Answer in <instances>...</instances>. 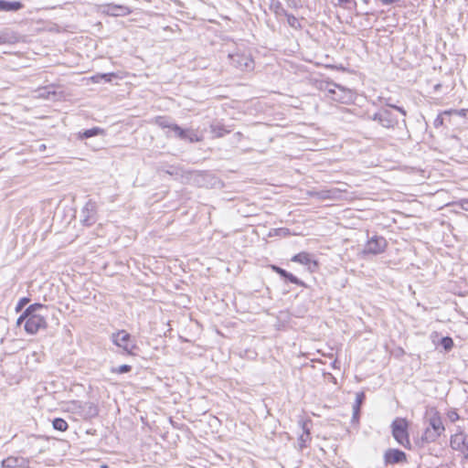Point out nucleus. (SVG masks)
<instances>
[{
    "label": "nucleus",
    "mask_w": 468,
    "mask_h": 468,
    "mask_svg": "<svg viewBox=\"0 0 468 468\" xmlns=\"http://www.w3.org/2000/svg\"><path fill=\"white\" fill-rule=\"evenodd\" d=\"M445 427L441 417L438 411H435L429 419V425L421 435L422 443H431L436 441L444 432Z\"/></svg>",
    "instance_id": "obj_1"
},
{
    "label": "nucleus",
    "mask_w": 468,
    "mask_h": 468,
    "mask_svg": "<svg viewBox=\"0 0 468 468\" xmlns=\"http://www.w3.org/2000/svg\"><path fill=\"white\" fill-rule=\"evenodd\" d=\"M112 343L122 348L123 353L129 356H136L138 346L135 339L125 330H120L112 335Z\"/></svg>",
    "instance_id": "obj_2"
},
{
    "label": "nucleus",
    "mask_w": 468,
    "mask_h": 468,
    "mask_svg": "<svg viewBox=\"0 0 468 468\" xmlns=\"http://www.w3.org/2000/svg\"><path fill=\"white\" fill-rule=\"evenodd\" d=\"M369 119L378 122L379 125L387 129H394L399 125V119L396 114L388 108H381Z\"/></svg>",
    "instance_id": "obj_3"
},
{
    "label": "nucleus",
    "mask_w": 468,
    "mask_h": 468,
    "mask_svg": "<svg viewBox=\"0 0 468 468\" xmlns=\"http://www.w3.org/2000/svg\"><path fill=\"white\" fill-rule=\"evenodd\" d=\"M229 60L231 66L240 71H251L254 69V60L250 55L244 53H229Z\"/></svg>",
    "instance_id": "obj_4"
},
{
    "label": "nucleus",
    "mask_w": 468,
    "mask_h": 468,
    "mask_svg": "<svg viewBox=\"0 0 468 468\" xmlns=\"http://www.w3.org/2000/svg\"><path fill=\"white\" fill-rule=\"evenodd\" d=\"M450 447L452 451L465 454L468 452V435L461 426L456 427V431L450 437Z\"/></svg>",
    "instance_id": "obj_5"
},
{
    "label": "nucleus",
    "mask_w": 468,
    "mask_h": 468,
    "mask_svg": "<svg viewBox=\"0 0 468 468\" xmlns=\"http://www.w3.org/2000/svg\"><path fill=\"white\" fill-rule=\"evenodd\" d=\"M391 428L394 439L404 447L410 446L407 420L405 419H397L392 422Z\"/></svg>",
    "instance_id": "obj_6"
},
{
    "label": "nucleus",
    "mask_w": 468,
    "mask_h": 468,
    "mask_svg": "<svg viewBox=\"0 0 468 468\" xmlns=\"http://www.w3.org/2000/svg\"><path fill=\"white\" fill-rule=\"evenodd\" d=\"M82 225L90 227L97 221V204L95 201L89 199L81 210Z\"/></svg>",
    "instance_id": "obj_7"
},
{
    "label": "nucleus",
    "mask_w": 468,
    "mask_h": 468,
    "mask_svg": "<svg viewBox=\"0 0 468 468\" xmlns=\"http://www.w3.org/2000/svg\"><path fill=\"white\" fill-rule=\"evenodd\" d=\"M387 247V240L381 236H373L366 243L363 253L377 255L382 253Z\"/></svg>",
    "instance_id": "obj_8"
},
{
    "label": "nucleus",
    "mask_w": 468,
    "mask_h": 468,
    "mask_svg": "<svg viewBox=\"0 0 468 468\" xmlns=\"http://www.w3.org/2000/svg\"><path fill=\"white\" fill-rule=\"evenodd\" d=\"M25 330L30 335H35L40 329L47 327V321L42 314L31 315V317L25 319Z\"/></svg>",
    "instance_id": "obj_9"
},
{
    "label": "nucleus",
    "mask_w": 468,
    "mask_h": 468,
    "mask_svg": "<svg viewBox=\"0 0 468 468\" xmlns=\"http://www.w3.org/2000/svg\"><path fill=\"white\" fill-rule=\"evenodd\" d=\"M170 133H173V136L183 141H187L189 143H197L201 141V138L195 132L189 129H183L176 123L172 126Z\"/></svg>",
    "instance_id": "obj_10"
},
{
    "label": "nucleus",
    "mask_w": 468,
    "mask_h": 468,
    "mask_svg": "<svg viewBox=\"0 0 468 468\" xmlns=\"http://www.w3.org/2000/svg\"><path fill=\"white\" fill-rule=\"evenodd\" d=\"M383 459L386 465L402 463L407 462V454L399 449L389 448L385 452Z\"/></svg>",
    "instance_id": "obj_11"
},
{
    "label": "nucleus",
    "mask_w": 468,
    "mask_h": 468,
    "mask_svg": "<svg viewBox=\"0 0 468 468\" xmlns=\"http://www.w3.org/2000/svg\"><path fill=\"white\" fill-rule=\"evenodd\" d=\"M30 460L23 456H8L1 463L2 468H30Z\"/></svg>",
    "instance_id": "obj_12"
},
{
    "label": "nucleus",
    "mask_w": 468,
    "mask_h": 468,
    "mask_svg": "<svg viewBox=\"0 0 468 468\" xmlns=\"http://www.w3.org/2000/svg\"><path fill=\"white\" fill-rule=\"evenodd\" d=\"M271 269L273 271H275L277 274H279L285 281H288L296 285L305 286V284L303 281L299 280L296 276H294L292 273L287 271L286 270H284L277 265H271Z\"/></svg>",
    "instance_id": "obj_13"
},
{
    "label": "nucleus",
    "mask_w": 468,
    "mask_h": 468,
    "mask_svg": "<svg viewBox=\"0 0 468 468\" xmlns=\"http://www.w3.org/2000/svg\"><path fill=\"white\" fill-rule=\"evenodd\" d=\"M340 193V190L337 188H331V189H323L319 191H312L310 192V196L313 197H316L321 200L324 199H335L338 197Z\"/></svg>",
    "instance_id": "obj_14"
},
{
    "label": "nucleus",
    "mask_w": 468,
    "mask_h": 468,
    "mask_svg": "<svg viewBox=\"0 0 468 468\" xmlns=\"http://www.w3.org/2000/svg\"><path fill=\"white\" fill-rule=\"evenodd\" d=\"M44 309L46 310L47 306L42 303H33V304L29 305L17 319V324H20L25 319L31 317V315L41 314L39 313V311L44 310Z\"/></svg>",
    "instance_id": "obj_15"
},
{
    "label": "nucleus",
    "mask_w": 468,
    "mask_h": 468,
    "mask_svg": "<svg viewBox=\"0 0 468 468\" xmlns=\"http://www.w3.org/2000/svg\"><path fill=\"white\" fill-rule=\"evenodd\" d=\"M292 261L298 262L303 265H308L309 269L316 268L318 263L316 261L312 260L311 255L307 252H300L292 258Z\"/></svg>",
    "instance_id": "obj_16"
},
{
    "label": "nucleus",
    "mask_w": 468,
    "mask_h": 468,
    "mask_svg": "<svg viewBox=\"0 0 468 468\" xmlns=\"http://www.w3.org/2000/svg\"><path fill=\"white\" fill-rule=\"evenodd\" d=\"M335 89H330L329 92L332 93L333 99L335 101H339L341 102H345L346 100L350 99V91L345 90L343 87L335 84Z\"/></svg>",
    "instance_id": "obj_17"
},
{
    "label": "nucleus",
    "mask_w": 468,
    "mask_h": 468,
    "mask_svg": "<svg viewBox=\"0 0 468 468\" xmlns=\"http://www.w3.org/2000/svg\"><path fill=\"white\" fill-rule=\"evenodd\" d=\"M24 5L20 1L0 0V11L16 12L22 9Z\"/></svg>",
    "instance_id": "obj_18"
},
{
    "label": "nucleus",
    "mask_w": 468,
    "mask_h": 468,
    "mask_svg": "<svg viewBox=\"0 0 468 468\" xmlns=\"http://www.w3.org/2000/svg\"><path fill=\"white\" fill-rule=\"evenodd\" d=\"M210 133L214 138H220L230 133L220 122H214L210 124Z\"/></svg>",
    "instance_id": "obj_19"
},
{
    "label": "nucleus",
    "mask_w": 468,
    "mask_h": 468,
    "mask_svg": "<svg viewBox=\"0 0 468 468\" xmlns=\"http://www.w3.org/2000/svg\"><path fill=\"white\" fill-rule=\"evenodd\" d=\"M17 41L16 35L11 30L5 28L0 31V45L14 44Z\"/></svg>",
    "instance_id": "obj_20"
},
{
    "label": "nucleus",
    "mask_w": 468,
    "mask_h": 468,
    "mask_svg": "<svg viewBox=\"0 0 468 468\" xmlns=\"http://www.w3.org/2000/svg\"><path fill=\"white\" fill-rule=\"evenodd\" d=\"M154 123L162 129H169V132L166 133V136L171 137L170 132L172 130V126L175 125V122H172L167 117L158 116L155 118Z\"/></svg>",
    "instance_id": "obj_21"
},
{
    "label": "nucleus",
    "mask_w": 468,
    "mask_h": 468,
    "mask_svg": "<svg viewBox=\"0 0 468 468\" xmlns=\"http://www.w3.org/2000/svg\"><path fill=\"white\" fill-rule=\"evenodd\" d=\"M303 434H301L300 437L298 438V444L300 450L305 448L306 442L311 440L310 431L306 426V423H303Z\"/></svg>",
    "instance_id": "obj_22"
},
{
    "label": "nucleus",
    "mask_w": 468,
    "mask_h": 468,
    "mask_svg": "<svg viewBox=\"0 0 468 468\" xmlns=\"http://www.w3.org/2000/svg\"><path fill=\"white\" fill-rule=\"evenodd\" d=\"M101 133H103V130L101 128L93 127L91 129H88V130L83 131L82 133H79V138L86 139V138H90V137H93V136H97V135L101 134Z\"/></svg>",
    "instance_id": "obj_23"
},
{
    "label": "nucleus",
    "mask_w": 468,
    "mask_h": 468,
    "mask_svg": "<svg viewBox=\"0 0 468 468\" xmlns=\"http://www.w3.org/2000/svg\"><path fill=\"white\" fill-rule=\"evenodd\" d=\"M127 8L122 5H109L107 13L112 16H121L126 14Z\"/></svg>",
    "instance_id": "obj_24"
},
{
    "label": "nucleus",
    "mask_w": 468,
    "mask_h": 468,
    "mask_svg": "<svg viewBox=\"0 0 468 468\" xmlns=\"http://www.w3.org/2000/svg\"><path fill=\"white\" fill-rule=\"evenodd\" d=\"M52 426L55 430L58 431H65L69 428L67 421L62 418L54 419L52 421Z\"/></svg>",
    "instance_id": "obj_25"
},
{
    "label": "nucleus",
    "mask_w": 468,
    "mask_h": 468,
    "mask_svg": "<svg viewBox=\"0 0 468 468\" xmlns=\"http://www.w3.org/2000/svg\"><path fill=\"white\" fill-rule=\"evenodd\" d=\"M114 77H115L114 73L97 74V75L91 77V80L96 83H99L101 80H103L105 82H110V81H112V78H114Z\"/></svg>",
    "instance_id": "obj_26"
},
{
    "label": "nucleus",
    "mask_w": 468,
    "mask_h": 468,
    "mask_svg": "<svg viewBox=\"0 0 468 468\" xmlns=\"http://www.w3.org/2000/svg\"><path fill=\"white\" fill-rule=\"evenodd\" d=\"M285 16L287 18V23L289 24V26L291 27H292L294 29L302 28V25L300 24L299 20L292 14L288 13Z\"/></svg>",
    "instance_id": "obj_27"
},
{
    "label": "nucleus",
    "mask_w": 468,
    "mask_h": 468,
    "mask_svg": "<svg viewBox=\"0 0 468 468\" xmlns=\"http://www.w3.org/2000/svg\"><path fill=\"white\" fill-rule=\"evenodd\" d=\"M441 346L445 351H450L453 346V340L450 336H444L441 339Z\"/></svg>",
    "instance_id": "obj_28"
},
{
    "label": "nucleus",
    "mask_w": 468,
    "mask_h": 468,
    "mask_svg": "<svg viewBox=\"0 0 468 468\" xmlns=\"http://www.w3.org/2000/svg\"><path fill=\"white\" fill-rule=\"evenodd\" d=\"M132 370V367L129 365H122L116 367H112L111 372L114 374H124Z\"/></svg>",
    "instance_id": "obj_29"
},
{
    "label": "nucleus",
    "mask_w": 468,
    "mask_h": 468,
    "mask_svg": "<svg viewBox=\"0 0 468 468\" xmlns=\"http://www.w3.org/2000/svg\"><path fill=\"white\" fill-rule=\"evenodd\" d=\"M389 100L390 99H385V105L387 106V108L389 110L394 109V110L398 111L399 112H400L402 114V116L405 117L407 115L406 110L402 107L392 104L391 101H389Z\"/></svg>",
    "instance_id": "obj_30"
},
{
    "label": "nucleus",
    "mask_w": 468,
    "mask_h": 468,
    "mask_svg": "<svg viewBox=\"0 0 468 468\" xmlns=\"http://www.w3.org/2000/svg\"><path fill=\"white\" fill-rule=\"evenodd\" d=\"M366 399V395L363 391H360V392H357L356 394V401H355V404L353 405V407H356V409H360L361 408V405L364 403Z\"/></svg>",
    "instance_id": "obj_31"
},
{
    "label": "nucleus",
    "mask_w": 468,
    "mask_h": 468,
    "mask_svg": "<svg viewBox=\"0 0 468 468\" xmlns=\"http://www.w3.org/2000/svg\"><path fill=\"white\" fill-rule=\"evenodd\" d=\"M276 15L286 16L288 12L283 8L280 2H276L271 5Z\"/></svg>",
    "instance_id": "obj_32"
},
{
    "label": "nucleus",
    "mask_w": 468,
    "mask_h": 468,
    "mask_svg": "<svg viewBox=\"0 0 468 468\" xmlns=\"http://www.w3.org/2000/svg\"><path fill=\"white\" fill-rule=\"evenodd\" d=\"M448 418L452 422H455L460 419V416L456 411L451 410L448 413Z\"/></svg>",
    "instance_id": "obj_33"
},
{
    "label": "nucleus",
    "mask_w": 468,
    "mask_h": 468,
    "mask_svg": "<svg viewBox=\"0 0 468 468\" xmlns=\"http://www.w3.org/2000/svg\"><path fill=\"white\" fill-rule=\"evenodd\" d=\"M359 415H360V409L357 408V410H356V407H353L352 421L357 422L359 420Z\"/></svg>",
    "instance_id": "obj_34"
},
{
    "label": "nucleus",
    "mask_w": 468,
    "mask_h": 468,
    "mask_svg": "<svg viewBox=\"0 0 468 468\" xmlns=\"http://www.w3.org/2000/svg\"><path fill=\"white\" fill-rule=\"evenodd\" d=\"M459 206L462 209L468 211V198H463L459 201Z\"/></svg>",
    "instance_id": "obj_35"
},
{
    "label": "nucleus",
    "mask_w": 468,
    "mask_h": 468,
    "mask_svg": "<svg viewBox=\"0 0 468 468\" xmlns=\"http://www.w3.org/2000/svg\"><path fill=\"white\" fill-rule=\"evenodd\" d=\"M39 438H40L39 436H37V435H34V434H31V435L27 436V444L31 445L34 441H37Z\"/></svg>",
    "instance_id": "obj_36"
},
{
    "label": "nucleus",
    "mask_w": 468,
    "mask_h": 468,
    "mask_svg": "<svg viewBox=\"0 0 468 468\" xmlns=\"http://www.w3.org/2000/svg\"><path fill=\"white\" fill-rule=\"evenodd\" d=\"M457 113L460 116H463L464 118H468V109H462V110L458 111Z\"/></svg>",
    "instance_id": "obj_37"
},
{
    "label": "nucleus",
    "mask_w": 468,
    "mask_h": 468,
    "mask_svg": "<svg viewBox=\"0 0 468 468\" xmlns=\"http://www.w3.org/2000/svg\"><path fill=\"white\" fill-rule=\"evenodd\" d=\"M29 302V299L27 298V297H24L22 298L19 303H18V305H17V309L22 307L23 305H25L26 303H27Z\"/></svg>",
    "instance_id": "obj_38"
},
{
    "label": "nucleus",
    "mask_w": 468,
    "mask_h": 468,
    "mask_svg": "<svg viewBox=\"0 0 468 468\" xmlns=\"http://www.w3.org/2000/svg\"><path fill=\"white\" fill-rule=\"evenodd\" d=\"M442 122H443V119L441 116H438L435 121H434V125L435 126H438V125H441L442 124Z\"/></svg>",
    "instance_id": "obj_39"
},
{
    "label": "nucleus",
    "mask_w": 468,
    "mask_h": 468,
    "mask_svg": "<svg viewBox=\"0 0 468 468\" xmlns=\"http://www.w3.org/2000/svg\"><path fill=\"white\" fill-rule=\"evenodd\" d=\"M354 0H338L339 5H350L354 3Z\"/></svg>",
    "instance_id": "obj_40"
},
{
    "label": "nucleus",
    "mask_w": 468,
    "mask_h": 468,
    "mask_svg": "<svg viewBox=\"0 0 468 468\" xmlns=\"http://www.w3.org/2000/svg\"><path fill=\"white\" fill-rule=\"evenodd\" d=\"M463 455H464V458H465L466 460H468V452H467L465 454H463Z\"/></svg>",
    "instance_id": "obj_41"
}]
</instances>
